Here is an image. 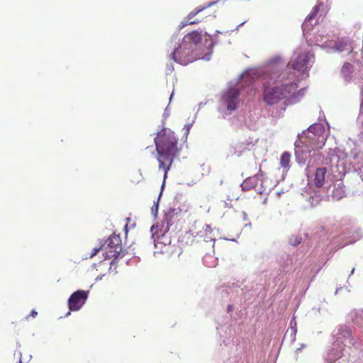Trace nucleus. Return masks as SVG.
Listing matches in <instances>:
<instances>
[{
  "instance_id": "f257e3e1",
  "label": "nucleus",
  "mask_w": 363,
  "mask_h": 363,
  "mask_svg": "<svg viewBox=\"0 0 363 363\" xmlns=\"http://www.w3.org/2000/svg\"><path fill=\"white\" fill-rule=\"evenodd\" d=\"M201 40L202 31L193 30L189 32L183 38L182 43L171 52L169 57L182 65H186L192 62L194 58L191 55V53L195 50L196 46L201 42Z\"/></svg>"
},
{
  "instance_id": "f03ea898",
  "label": "nucleus",
  "mask_w": 363,
  "mask_h": 363,
  "mask_svg": "<svg viewBox=\"0 0 363 363\" xmlns=\"http://www.w3.org/2000/svg\"><path fill=\"white\" fill-rule=\"evenodd\" d=\"M154 143L157 155L169 157L174 159L179 155L178 138L171 130L164 128L158 131L156 133Z\"/></svg>"
},
{
  "instance_id": "7ed1b4c3",
  "label": "nucleus",
  "mask_w": 363,
  "mask_h": 363,
  "mask_svg": "<svg viewBox=\"0 0 363 363\" xmlns=\"http://www.w3.org/2000/svg\"><path fill=\"white\" fill-rule=\"evenodd\" d=\"M297 87V84L295 82L283 84L281 86H277L272 88L264 85V101L269 105L275 104L281 99L285 98L286 94L294 93Z\"/></svg>"
},
{
  "instance_id": "20e7f679",
  "label": "nucleus",
  "mask_w": 363,
  "mask_h": 363,
  "mask_svg": "<svg viewBox=\"0 0 363 363\" xmlns=\"http://www.w3.org/2000/svg\"><path fill=\"white\" fill-rule=\"evenodd\" d=\"M306 131L298 134V140L294 143L296 161L301 165L306 164L312 152H315V148H317L313 144L304 139Z\"/></svg>"
},
{
  "instance_id": "39448f33",
  "label": "nucleus",
  "mask_w": 363,
  "mask_h": 363,
  "mask_svg": "<svg viewBox=\"0 0 363 363\" xmlns=\"http://www.w3.org/2000/svg\"><path fill=\"white\" fill-rule=\"evenodd\" d=\"M240 90L238 88H230L223 94L220 104L218 108L220 112L228 111L230 114L235 111L240 104Z\"/></svg>"
},
{
  "instance_id": "423d86ee",
  "label": "nucleus",
  "mask_w": 363,
  "mask_h": 363,
  "mask_svg": "<svg viewBox=\"0 0 363 363\" xmlns=\"http://www.w3.org/2000/svg\"><path fill=\"white\" fill-rule=\"evenodd\" d=\"M279 61L280 57H275L272 59L270 62V65L264 71V74L268 79L269 84H270L271 82L273 83L283 82L286 78V75L288 76L287 77L291 76V74H289L286 72H280L281 69L284 67L285 63L281 64Z\"/></svg>"
},
{
  "instance_id": "0eeeda50",
  "label": "nucleus",
  "mask_w": 363,
  "mask_h": 363,
  "mask_svg": "<svg viewBox=\"0 0 363 363\" xmlns=\"http://www.w3.org/2000/svg\"><path fill=\"white\" fill-rule=\"evenodd\" d=\"M313 55L310 52H302L298 55L296 60L290 66L289 63L287 65L289 69L291 68L300 72L298 77L304 79L308 77V70L312 67L311 63Z\"/></svg>"
},
{
  "instance_id": "6e6552de",
  "label": "nucleus",
  "mask_w": 363,
  "mask_h": 363,
  "mask_svg": "<svg viewBox=\"0 0 363 363\" xmlns=\"http://www.w3.org/2000/svg\"><path fill=\"white\" fill-rule=\"evenodd\" d=\"M306 131L304 139L313 144L316 147H321L325 140L324 133L325 127L323 124L315 123L310 125Z\"/></svg>"
},
{
  "instance_id": "1a4fd4ad",
  "label": "nucleus",
  "mask_w": 363,
  "mask_h": 363,
  "mask_svg": "<svg viewBox=\"0 0 363 363\" xmlns=\"http://www.w3.org/2000/svg\"><path fill=\"white\" fill-rule=\"evenodd\" d=\"M107 245L109 250L105 254V259H110L112 257L122 258L124 257L125 253L122 252L121 240L118 235L115 234L110 235L108 238L104 242V245Z\"/></svg>"
},
{
  "instance_id": "9d476101",
  "label": "nucleus",
  "mask_w": 363,
  "mask_h": 363,
  "mask_svg": "<svg viewBox=\"0 0 363 363\" xmlns=\"http://www.w3.org/2000/svg\"><path fill=\"white\" fill-rule=\"evenodd\" d=\"M262 177V174H257L253 177L247 178L240 184L242 190L246 191L255 189L257 193L260 194H264L267 191V188H265L263 185L264 181L262 179H261Z\"/></svg>"
},
{
  "instance_id": "9b49d317",
  "label": "nucleus",
  "mask_w": 363,
  "mask_h": 363,
  "mask_svg": "<svg viewBox=\"0 0 363 363\" xmlns=\"http://www.w3.org/2000/svg\"><path fill=\"white\" fill-rule=\"evenodd\" d=\"M89 291L77 290L74 292L68 299V306L70 311H79L85 303Z\"/></svg>"
},
{
  "instance_id": "f8f14e48",
  "label": "nucleus",
  "mask_w": 363,
  "mask_h": 363,
  "mask_svg": "<svg viewBox=\"0 0 363 363\" xmlns=\"http://www.w3.org/2000/svg\"><path fill=\"white\" fill-rule=\"evenodd\" d=\"M328 196L333 200L338 201L346 196L345 186L342 180H337L333 185H330L327 190Z\"/></svg>"
},
{
  "instance_id": "ddd939ff",
  "label": "nucleus",
  "mask_w": 363,
  "mask_h": 363,
  "mask_svg": "<svg viewBox=\"0 0 363 363\" xmlns=\"http://www.w3.org/2000/svg\"><path fill=\"white\" fill-rule=\"evenodd\" d=\"M334 335L336 337L337 344L338 345L339 342L344 343L348 340L349 343L354 345V341L352 338V331L350 328L346 325H339Z\"/></svg>"
},
{
  "instance_id": "4468645a",
  "label": "nucleus",
  "mask_w": 363,
  "mask_h": 363,
  "mask_svg": "<svg viewBox=\"0 0 363 363\" xmlns=\"http://www.w3.org/2000/svg\"><path fill=\"white\" fill-rule=\"evenodd\" d=\"M174 158L169 157H164L162 155H158L157 160L159 162V169H162L164 171V181H165L167 172L170 169V167L174 162ZM164 186V182H163V184L162 185V190L163 189Z\"/></svg>"
},
{
  "instance_id": "2eb2a0df",
  "label": "nucleus",
  "mask_w": 363,
  "mask_h": 363,
  "mask_svg": "<svg viewBox=\"0 0 363 363\" xmlns=\"http://www.w3.org/2000/svg\"><path fill=\"white\" fill-rule=\"evenodd\" d=\"M350 163L353 165L355 170H362L363 169V153L353 150L350 155Z\"/></svg>"
},
{
  "instance_id": "dca6fc26",
  "label": "nucleus",
  "mask_w": 363,
  "mask_h": 363,
  "mask_svg": "<svg viewBox=\"0 0 363 363\" xmlns=\"http://www.w3.org/2000/svg\"><path fill=\"white\" fill-rule=\"evenodd\" d=\"M319 5H316L313 7L311 13L306 18L304 22L302 23V30L303 33L305 35L306 33L309 32L312 28V24L311 23V21L317 15L319 11Z\"/></svg>"
},
{
  "instance_id": "f3484780",
  "label": "nucleus",
  "mask_w": 363,
  "mask_h": 363,
  "mask_svg": "<svg viewBox=\"0 0 363 363\" xmlns=\"http://www.w3.org/2000/svg\"><path fill=\"white\" fill-rule=\"evenodd\" d=\"M319 5H316L313 7L311 13L306 18L304 22L302 23V30L303 33L305 35L306 33L309 32L312 28V24L311 23V21L317 15L319 11Z\"/></svg>"
},
{
  "instance_id": "a211bd4d",
  "label": "nucleus",
  "mask_w": 363,
  "mask_h": 363,
  "mask_svg": "<svg viewBox=\"0 0 363 363\" xmlns=\"http://www.w3.org/2000/svg\"><path fill=\"white\" fill-rule=\"evenodd\" d=\"M319 5H316L313 7L311 13L306 18L304 22L302 23V30L303 33L305 35L306 33L309 32L312 28V24L311 23V21L317 15L319 11Z\"/></svg>"
},
{
  "instance_id": "6ab92c4d",
  "label": "nucleus",
  "mask_w": 363,
  "mask_h": 363,
  "mask_svg": "<svg viewBox=\"0 0 363 363\" xmlns=\"http://www.w3.org/2000/svg\"><path fill=\"white\" fill-rule=\"evenodd\" d=\"M342 348L338 344H334L333 347L328 351L326 356L328 363H333L341 357Z\"/></svg>"
},
{
  "instance_id": "aec40b11",
  "label": "nucleus",
  "mask_w": 363,
  "mask_h": 363,
  "mask_svg": "<svg viewBox=\"0 0 363 363\" xmlns=\"http://www.w3.org/2000/svg\"><path fill=\"white\" fill-rule=\"evenodd\" d=\"M332 48L335 52H343L346 51L347 52H350L352 50V47L351 45L350 42L348 40H338L335 42Z\"/></svg>"
},
{
  "instance_id": "412c9836",
  "label": "nucleus",
  "mask_w": 363,
  "mask_h": 363,
  "mask_svg": "<svg viewBox=\"0 0 363 363\" xmlns=\"http://www.w3.org/2000/svg\"><path fill=\"white\" fill-rule=\"evenodd\" d=\"M203 35L208 37V38L205 40L203 45L208 50H209L210 52L205 54L204 56L202 57V59L208 61L210 60L213 52V48L214 45L218 43V40L216 39H213L212 37L206 31L204 32Z\"/></svg>"
},
{
  "instance_id": "4be33fe9",
  "label": "nucleus",
  "mask_w": 363,
  "mask_h": 363,
  "mask_svg": "<svg viewBox=\"0 0 363 363\" xmlns=\"http://www.w3.org/2000/svg\"><path fill=\"white\" fill-rule=\"evenodd\" d=\"M354 71V66L351 63L345 62L343 65L341 69V76L345 82L349 83L352 81Z\"/></svg>"
},
{
  "instance_id": "5701e85b",
  "label": "nucleus",
  "mask_w": 363,
  "mask_h": 363,
  "mask_svg": "<svg viewBox=\"0 0 363 363\" xmlns=\"http://www.w3.org/2000/svg\"><path fill=\"white\" fill-rule=\"evenodd\" d=\"M327 169L326 167L317 168L314 175V183L316 187H321L324 184Z\"/></svg>"
},
{
  "instance_id": "b1692460",
  "label": "nucleus",
  "mask_w": 363,
  "mask_h": 363,
  "mask_svg": "<svg viewBox=\"0 0 363 363\" xmlns=\"http://www.w3.org/2000/svg\"><path fill=\"white\" fill-rule=\"evenodd\" d=\"M173 224L169 222H167V220H164V218L162 220V223L161 224V227L159 231L153 232L155 229V225H152L150 228V231L152 233V236L155 237V235L157 234V238H160V236L164 237V235L169 230L170 227Z\"/></svg>"
},
{
  "instance_id": "393cba45",
  "label": "nucleus",
  "mask_w": 363,
  "mask_h": 363,
  "mask_svg": "<svg viewBox=\"0 0 363 363\" xmlns=\"http://www.w3.org/2000/svg\"><path fill=\"white\" fill-rule=\"evenodd\" d=\"M179 212H180L179 208H170L168 211L164 213V220L173 224L174 222V216H177Z\"/></svg>"
},
{
  "instance_id": "a878e982",
  "label": "nucleus",
  "mask_w": 363,
  "mask_h": 363,
  "mask_svg": "<svg viewBox=\"0 0 363 363\" xmlns=\"http://www.w3.org/2000/svg\"><path fill=\"white\" fill-rule=\"evenodd\" d=\"M220 0H216V1H211L209 2L207 5L203 6V7H201L199 9H196L194 11H192L191 12H190L188 16H187V18L188 19H191L192 18H194L196 14H198L199 13H200L201 11H203L204 9H206V8H208L210 6H212L215 4H216Z\"/></svg>"
},
{
  "instance_id": "bb28decb",
  "label": "nucleus",
  "mask_w": 363,
  "mask_h": 363,
  "mask_svg": "<svg viewBox=\"0 0 363 363\" xmlns=\"http://www.w3.org/2000/svg\"><path fill=\"white\" fill-rule=\"evenodd\" d=\"M291 155L288 152H284L280 158V164L283 168H289L290 163Z\"/></svg>"
},
{
  "instance_id": "cd10ccee",
  "label": "nucleus",
  "mask_w": 363,
  "mask_h": 363,
  "mask_svg": "<svg viewBox=\"0 0 363 363\" xmlns=\"http://www.w3.org/2000/svg\"><path fill=\"white\" fill-rule=\"evenodd\" d=\"M321 200H322L321 196L316 193H313V194L310 195V196L308 198V202L311 207H314V206H316L317 205H318L320 203V202L321 201Z\"/></svg>"
},
{
  "instance_id": "c85d7f7f",
  "label": "nucleus",
  "mask_w": 363,
  "mask_h": 363,
  "mask_svg": "<svg viewBox=\"0 0 363 363\" xmlns=\"http://www.w3.org/2000/svg\"><path fill=\"white\" fill-rule=\"evenodd\" d=\"M302 241V238L298 235H293L289 240L290 245L296 246L299 245Z\"/></svg>"
},
{
  "instance_id": "c756f323",
  "label": "nucleus",
  "mask_w": 363,
  "mask_h": 363,
  "mask_svg": "<svg viewBox=\"0 0 363 363\" xmlns=\"http://www.w3.org/2000/svg\"><path fill=\"white\" fill-rule=\"evenodd\" d=\"M241 79L242 81L245 82L247 84H251L253 81V78L250 75L248 72L242 74Z\"/></svg>"
},
{
  "instance_id": "7c9ffc66",
  "label": "nucleus",
  "mask_w": 363,
  "mask_h": 363,
  "mask_svg": "<svg viewBox=\"0 0 363 363\" xmlns=\"http://www.w3.org/2000/svg\"><path fill=\"white\" fill-rule=\"evenodd\" d=\"M162 195V191L160 192V195H159V197L157 199V202H155L154 203V205L151 208V211H152V213L156 216L157 215V212H158V206H159V201H160V196Z\"/></svg>"
},
{
  "instance_id": "2f4dec72",
  "label": "nucleus",
  "mask_w": 363,
  "mask_h": 363,
  "mask_svg": "<svg viewBox=\"0 0 363 363\" xmlns=\"http://www.w3.org/2000/svg\"><path fill=\"white\" fill-rule=\"evenodd\" d=\"M104 246V244H101L99 247H95L93 249L92 252L91 253V257H94L97 255V253L101 250L102 247Z\"/></svg>"
},
{
  "instance_id": "473e14b6",
  "label": "nucleus",
  "mask_w": 363,
  "mask_h": 363,
  "mask_svg": "<svg viewBox=\"0 0 363 363\" xmlns=\"http://www.w3.org/2000/svg\"><path fill=\"white\" fill-rule=\"evenodd\" d=\"M191 126H192V123H188V124L185 125L184 128L186 129V132H185L184 135L186 137H187V135H189V130H190Z\"/></svg>"
},
{
  "instance_id": "72a5a7b5",
  "label": "nucleus",
  "mask_w": 363,
  "mask_h": 363,
  "mask_svg": "<svg viewBox=\"0 0 363 363\" xmlns=\"http://www.w3.org/2000/svg\"><path fill=\"white\" fill-rule=\"evenodd\" d=\"M189 19L188 20H184L183 21L181 22L180 25H179V30H181L183 28H184L186 26L189 25Z\"/></svg>"
},
{
  "instance_id": "f704fd0d",
  "label": "nucleus",
  "mask_w": 363,
  "mask_h": 363,
  "mask_svg": "<svg viewBox=\"0 0 363 363\" xmlns=\"http://www.w3.org/2000/svg\"><path fill=\"white\" fill-rule=\"evenodd\" d=\"M169 111L168 109V107H167L165 109H164V113H163V118H164V120H165L166 118H167L169 116Z\"/></svg>"
},
{
  "instance_id": "c9c22d12",
  "label": "nucleus",
  "mask_w": 363,
  "mask_h": 363,
  "mask_svg": "<svg viewBox=\"0 0 363 363\" xmlns=\"http://www.w3.org/2000/svg\"><path fill=\"white\" fill-rule=\"evenodd\" d=\"M357 233V240H359L363 235L362 232L359 230L356 232Z\"/></svg>"
},
{
  "instance_id": "e433bc0d",
  "label": "nucleus",
  "mask_w": 363,
  "mask_h": 363,
  "mask_svg": "<svg viewBox=\"0 0 363 363\" xmlns=\"http://www.w3.org/2000/svg\"><path fill=\"white\" fill-rule=\"evenodd\" d=\"M178 35L179 34L178 33H175L172 35V38H171V43H172L173 41H176L177 38H178Z\"/></svg>"
},
{
  "instance_id": "4c0bfd02",
  "label": "nucleus",
  "mask_w": 363,
  "mask_h": 363,
  "mask_svg": "<svg viewBox=\"0 0 363 363\" xmlns=\"http://www.w3.org/2000/svg\"><path fill=\"white\" fill-rule=\"evenodd\" d=\"M298 94L302 96L304 94V89H301L298 91Z\"/></svg>"
},
{
  "instance_id": "58836bf2",
  "label": "nucleus",
  "mask_w": 363,
  "mask_h": 363,
  "mask_svg": "<svg viewBox=\"0 0 363 363\" xmlns=\"http://www.w3.org/2000/svg\"><path fill=\"white\" fill-rule=\"evenodd\" d=\"M117 259H118V258H115V257H113V259L111 262V266H113V265H114V264H116V263H117V261H116V260H117Z\"/></svg>"
},
{
  "instance_id": "ea45409f",
  "label": "nucleus",
  "mask_w": 363,
  "mask_h": 363,
  "mask_svg": "<svg viewBox=\"0 0 363 363\" xmlns=\"http://www.w3.org/2000/svg\"><path fill=\"white\" fill-rule=\"evenodd\" d=\"M37 315V312L35 311V310H33L30 313V315L32 317H35V315Z\"/></svg>"
},
{
  "instance_id": "a19ab883",
  "label": "nucleus",
  "mask_w": 363,
  "mask_h": 363,
  "mask_svg": "<svg viewBox=\"0 0 363 363\" xmlns=\"http://www.w3.org/2000/svg\"><path fill=\"white\" fill-rule=\"evenodd\" d=\"M199 21H199V20H196V21H190V22H189V25H193V24L198 23Z\"/></svg>"
},
{
  "instance_id": "79ce46f5",
  "label": "nucleus",
  "mask_w": 363,
  "mask_h": 363,
  "mask_svg": "<svg viewBox=\"0 0 363 363\" xmlns=\"http://www.w3.org/2000/svg\"><path fill=\"white\" fill-rule=\"evenodd\" d=\"M103 277H104V275L98 276V277L96 278V281H98L101 280Z\"/></svg>"
},
{
  "instance_id": "37998d69",
  "label": "nucleus",
  "mask_w": 363,
  "mask_h": 363,
  "mask_svg": "<svg viewBox=\"0 0 363 363\" xmlns=\"http://www.w3.org/2000/svg\"><path fill=\"white\" fill-rule=\"evenodd\" d=\"M320 230L321 233H325V228L323 226L320 227Z\"/></svg>"
},
{
  "instance_id": "c03bdc74",
  "label": "nucleus",
  "mask_w": 363,
  "mask_h": 363,
  "mask_svg": "<svg viewBox=\"0 0 363 363\" xmlns=\"http://www.w3.org/2000/svg\"><path fill=\"white\" fill-rule=\"evenodd\" d=\"M19 354H20V357H19L18 363H22V362H21V357H22L21 352H20Z\"/></svg>"
},
{
  "instance_id": "a18cd8bd",
  "label": "nucleus",
  "mask_w": 363,
  "mask_h": 363,
  "mask_svg": "<svg viewBox=\"0 0 363 363\" xmlns=\"http://www.w3.org/2000/svg\"><path fill=\"white\" fill-rule=\"evenodd\" d=\"M363 113V111H362V106H361V114L359 115V116L358 117V119L359 120L360 119V117H361V115Z\"/></svg>"
},
{
  "instance_id": "49530a36",
  "label": "nucleus",
  "mask_w": 363,
  "mask_h": 363,
  "mask_svg": "<svg viewBox=\"0 0 363 363\" xmlns=\"http://www.w3.org/2000/svg\"><path fill=\"white\" fill-rule=\"evenodd\" d=\"M340 289H341V287L337 288V289H336V291H335V294H337V292H338V291H339Z\"/></svg>"
},
{
  "instance_id": "de8ad7c7",
  "label": "nucleus",
  "mask_w": 363,
  "mask_h": 363,
  "mask_svg": "<svg viewBox=\"0 0 363 363\" xmlns=\"http://www.w3.org/2000/svg\"><path fill=\"white\" fill-rule=\"evenodd\" d=\"M173 94H174V92H172V94H171V96H170V98H169V100H170V101H171V100H172V99Z\"/></svg>"
},
{
  "instance_id": "09e8293b",
  "label": "nucleus",
  "mask_w": 363,
  "mask_h": 363,
  "mask_svg": "<svg viewBox=\"0 0 363 363\" xmlns=\"http://www.w3.org/2000/svg\"><path fill=\"white\" fill-rule=\"evenodd\" d=\"M232 306L230 305L228 306V311L231 310Z\"/></svg>"
},
{
  "instance_id": "8fccbe9b",
  "label": "nucleus",
  "mask_w": 363,
  "mask_h": 363,
  "mask_svg": "<svg viewBox=\"0 0 363 363\" xmlns=\"http://www.w3.org/2000/svg\"><path fill=\"white\" fill-rule=\"evenodd\" d=\"M111 270H113V268H112V266L111 265V267L109 268V271H111Z\"/></svg>"
},
{
  "instance_id": "3c124183",
  "label": "nucleus",
  "mask_w": 363,
  "mask_h": 363,
  "mask_svg": "<svg viewBox=\"0 0 363 363\" xmlns=\"http://www.w3.org/2000/svg\"><path fill=\"white\" fill-rule=\"evenodd\" d=\"M354 268H352V272H351V274H353V273H354Z\"/></svg>"
},
{
  "instance_id": "603ef678",
  "label": "nucleus",
  "mask_w": 363,
  "mask_h": 363,
  "mask_svg": "<svg viewBox=\"0 0 363 363\" xmlns=\"http://www.w3.org/2000/svg\"><path fill=\"white\" fill-rule=\"evenodd\" d=\"M206 230H207L208 228H210L209 225H206Z\"/></svg>"
},
{
  "instance_id": "864d4df0",
  "label": "nucleus",
  "mask_w": 363,
  "mask_h": 363,
  "mask_svg": "<svg viewBox=\"0 0 363 363\" xmlns=\"http://www.w3.org/2000/svg\"><path fill=\"white\" fill-rule=\"evenodd\" d=\"M69 315H70V312H68L66 315V316H68Z\"/></svg>"
},
{
  "instance_id": "5fc2aeb1",
  "label": "nucleus",
  "mask_w": 363,
  "mask_h": 363,
  "mask_svg": "<svg viewBox=\"0 0 363 363\" xmlns=\"http://www.w3.org/2000/svg\"><path fill=\"white\" fill-rule=\"evenodd\" d=\"M362 126L363 127V121L362 122Z\"/></svg>"
}]
</instances>
